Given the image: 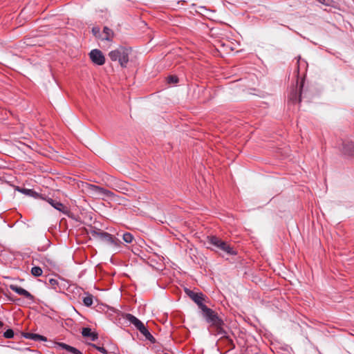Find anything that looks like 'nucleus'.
<instances>
[{
  "mask_svg": "<svg viewBox=\"0 0 354 354\" xmlns=\"http://www.w3.org/2000/svg\"><path fill=\"white\" fill-rule=\"evenodd\" d=\"M202 313L205 321L216 328L218 335H225L226 333L223 328L224 322L216 312L206 306L202 310Z\"/></svg>",
  "mask_w": 354,
  "mask_h": 354,
  "instance_id": "obj_1",
  "label": "nucleus"
},
{
  "mask_svg": "<svg viewBox=\"0 0 354 354\" xmlns=\"http://www.w3.org/2000/svg\"><path fill=\"white\" fill-rule=\"evenodd\" d=\"M89 234L95 240L107 243L115 248H119L120 241L113 236L111 234L100 229L94 228L90 230Z\"/></svg>",
  "mask_w": 354,
  "mask_h": 354,
  "instance_id": "obj_2",
  "label": "nucleus"
},
{
  "mask_svg": "<svg viewBox=\"0 0 354 354\" xmlns=\"http://www.w3.org/2000/svg\"><path fill=\"white\" fill-rule=\"evenodd\" d=\"M131 51V48L121 46L118 48L111 50L109 53V57L111 61H118L120 65L122 67L125 68L129 62V57Z\"/></svg>",
  "mask_w": 354,
  "mask_h": 354,
  "instance_id": "obj_3",
  "label": "nucleus"
},
{
  "mask_svg": "<svg viewBox=\"0 0 354 354\" xmlns=\"http://www.w3.org/2000/svg\"><path fill=\"white\" fill-rule=\"evenodd\" d=\"M85 189L94 198H113L115 196L112 192L93 184L86 183Z\"/></svg>",
  "mask_w": 354,
  "mask_h": 354,
  "instance_id": "obj_4",
  "label": "nucleus"
},
{
  "mask_svg": "<svg viewBox=\"0 0 354 354\" xmlns=\"http://www.w3.org/2000/svg\"><path fill=\"white\" fill-rule=\"evenodd\" d=\"M108 186L118 192L127 195L130 194V192H132L127 183L115 178L112 179Z\"/></svg>",
  "mask_w": 354,
  "mask_h": 354,
  "instance_id": "obj_5",
  "label": "nucleus"
},
{
  "mask_svg": "<svg viewBox=\"0 0 354 354\" xmlns=\"http://www.w3.org/2000/svg\"><path fill=\"white\" fill-rule=\"evenodd\" d=\"M185 292L189 297L198 305V308L202 310L207 306L203 304L204 295L203 293H196L190 290L186 289Z\"/></svg>",
  "mask_w": 354,
  "mask_h": 354,
  "instance_id": "obj_6",
  "label": "nucleus"
},
{
  "mask_svg": "<svg viewBox=\"0 0 354 354\" xmlns=\"http://www.w3.org/2000/svg\"><path fill=\"white\" fill-rule=\"evenodd\" d=\"M89 57L93 64L102 66L105 63L103 53L98 49H93L89 53Z\"/></svg>",
  "mask_w": 354,
  "mask_h": 354,
  "instance_id": "obj_7",
  "label": "nucleus"
},
{
  "mask_svg": "<svg viewBox=\"0 0 354 354\" xmlns=\"http://www.w3.org/2000/svg\"><path fill=\"white\" fill-rule=\"evenodd\" d=\"M9 288L12 291L17 293L18 295H21L32 301H34V299H35L34 296L32 294H30L28 291H27L26 290L22 288L21 287H19L15 284H10L9 286Z\"/></svg>",
  "mask_w": 354,
  "mask_h": 354,
  "instance_id": "obj_8",
  "label": "nucleus"
},
{
  "mask_svg": "<svg viewBox=\"0 0 354 354\" xmlns=\"http://www.w3.org/2000/svg\"><path fill=\"white\" fill-rule=\"evenodd\" d=\"M55 348L64 349L66 353L64 354H83L80 350L63 342H55Z\"/></svg>",
  "mask_w": 354,
  "mask_h": 354,
  "instance_id": "obj_9",
  "label": "nucleus"
},
{
  "mask_svg": "<svg viewBox=\"0 0 354 354\" xmlns=\"http://www.w3.org/2000/svg\"><path fill=\"white\" fill-rule=\"evenodd\" d=\"M341 150L347 156L354 155V143L351 141H342Z\"/></svg>",
  "mask_w": 354,
  "mask_h": 354,
  "instance_id": "obj_10",
  "label": "nucleus"
},
{
  "mask_svg": "<svg viewBox=\"0 0 354 354\" xmlns=\"http://www.w3.org/2000/svg\"><path fill=\"white\" fill-rule=\"evenodd\" d=\"M46 201L55 209L58 210L60 212L64 214H66L68 212L67 207H66L62 203L58 201L54 200L51 198H48Z\"/></svg>",
  "mask_w": 354,
  "mask_h": 354,
  "instance_id": "obj_11",
  "label": "nucleus"
},
{
  "mask_svg": "<svg viewBox=\"0 0 354 354\" xmlns=\"http://www.w3.org/2000/svg\"><path fill=\"white\" fill-rule=\"evenodd\" d=\"M123 317L133 324L138 330L144 324L137 317L130 313H126Z\"/></svg>",
  "mask_w": 354,
  "mask_h": 354,
  "instance_id": "obj_12",
  "label": "nucleus"
},
{
  "mask_svg": "<svg viewBox=\"0 0 354 354\" xmlns=\"http://www.w3.org/2000/svg\"><path fill=\"white\" fill-rule=\"evenodd\" d=\"M22 335L26 339H30L34 340L35 342H39V341L46 342L47 341V338L46 337L40 335L39 334L31 333H23Z\"/></svg>",
  "mask_w": 354,
  "mask_h": 354,
  "instance_id": "obj_13",
  "label": "nucleus"
},
{
  "mask_svg": "<svg viewBox=\"0 0 354 354\" xmlns=\"http://www.w3.org/2000/svg\"><path fill=\"white\" fill-rule=\"evenodd\" d=\"M103 35L104 36L102 37V40H106L108 41H113L114 32L111 28H108L107 26H104L103 28Z\"/></svg>",
  "mask_w": 354,
  "mask_h": 354,
  "instance_id": "obj_14",
  "label": "nucleus"
},
{
  "mask_svg": "<svg viewBox=\"0 0 354 354\" xmlns=\"http://www.w3.org/2000/svg\"><path fill=\"white\" fill-rule=\"evenodd\" d=\"M218 249L225 252L227 254L234 255L236 254L234 249L229 244H227L226 242L223 241L219 245Z\"/></svg>",
  "mask_w": 354,
  "mask_h": 354,
  "instance_id": "obj_15",
  "label": "nucleus"
},
{
  "mask_svg": "<svg viewBox=\"0 0 354 354\" xmlns=\"http://www.w3.org/2000/svg\"><path fill=\"white\" fill-rule=\"evenodd\" d=\"M138 330L147 339L149 340L151 342H155V338L144 324L138 329Z\"/></svg>",
  "mask_w": 354,
  "mask_h": 354,
  "instance_id": "obj_16",
  "label": "nucleus"
},
{
  "mask_svg": "<svg viewBox=\"0 0 354 354\" xmlns=\"http://www.w3.org/2000/svg\"><path fill=\"white\" fill-rule=\"evenodd\" d=\"M82 335L84 337H90L91 340L95 341L97 339V334L91 331L89 328H84L82 331Z\"/></svg>",
  "mask_w": 354,
  "mask_h": 354,
  "instance_id": "obj_17",
  "label": "nucleus"
},
{
  "mask_svg": "<svg viewBox=\"0 0 354 354\" xmlns=\"http://www.w3.org/2000/svg\"><path fill=\"white\" fill-rule=\"evenodd\" d=\"M17 190L19 192L26 194L27 196H30L34 198H37L39 196V194L36 192H35L33 189H26V188H19L17 187Z\"/></svg>",
  "mask_w": 354,
  "mask_h": 354,
  "instance_id": "obj_18",
  "label": "nucleus"
},
{
  "mask_svg": "<svg viewBox=\"0 0 354 354\" xmlns=\"http://www.w3.org/2000/svg\"><path fill=\"white\" fill-rule=\"evenodd\" d=\"M303 87V82L301 83L300 85V91H299V95L297 97V91H292L290 95V100H292L293 102L298 101L299 102L301 100V88Z\"/></svg>",
  "mask_w": 354,
  "mask_h": 354,
  "instance_id": "obj_19",
  "label": "nucleus"
},
{
  "mask_svg": "<svg viewBox=\"0 0 354 354\" xmlns=\"http://www.w3.org/2000/svg\"><path fill=\"white\" fill-rule=\"evenodd\" d=\"M207 239L209 243L215 246L218 249L223 241L221 239L214 236H208Z\"/></svg>",
  "mask_w": 354,
  "mask_h": 354,
  "instance_id": "obj_20",
  "label": "nucleus"
},
{
  "mask_svg": "<svg viewBox=\"0 0 354 354\" xmlns=\"http://www.w3.org/2000/svg\"><path fill=\"white\" fill-rule=\"evenodd\" d=\"M207 239L209 243L215 246L218 249L223 241L221 239L214 236H208Z\"/></svg>",
  "mask_w": 354,
  "mask_h": 354,
  "instance_id": "obj_21",
  "label": "nucleus"
},
{
  "mask_svg": "<svg viewBox=\"0 0 354 354\" xmlns=\"http://www.w3.org/2000/svg\"><path fill=\"white\" fill-rule=\"evenodd\" d=\"M93 301V297L91 294H88L86 297L83 298V303L84 306L90 307L92 306Z\"/></svg>",
  "mask_w": 354,
  "mask_h": 354,
  "instance_id": "obj_22",
  "label": "nucleus"
},
{
  "mask_svg": "<svg viewBox=\"0 0 354 354\" xmlns=\"http://www.w3.org/2000/svg\"><path fill=\"white\" fill-rule=\"evenodd\" d=\"M43 273L41 268L39 266H34L31 269V274L35 277H40Z\"/></svg>",
  "mask_w": 354,
  "mask_h": 354,
  "instance_id": "obj_23",
  "label": "nucleus"
},
{
  "mask_svg": "<svg viewBox=\"0 0 354 354\" xmlns=\"http://www.w3.org/2000/svg\"><path fill=\"white\" fill-rule=\"evenodd\" d=\"M122 239L127 243H131L133 240V236L131 233L126 232L123 234Z\"/></svg>",
  "mask_w": 354,
  "mask_h": 354,
  "instance_id": "obj_24",
  "label": "nucleus"
},
{
  "mask_svg": "<svg viewBox=\"0 0 354 354\" xmlns=\"http://www.w3.org/2000/svg\"><path fill=\"white\" fill-rule=\"evenodd\" d=\"M14 335L15 333L12 329H8L3 333V337L7 339L12 338Z\"/></svg>",
  "mask_w": 354,
  "mask_h": 354,
  "instance_id": "obj_25",
  "label": "nucleus"
},
{
  "mask_svg": "<svg viewBox=\"0 0 354 354\" xmlns=\"http://www.w3.org/2000/svg\"><path fill=\"white\" fill-rule=\"evenodd\" d=\"M168 83L176 84L178 82V78L176 75H170L167 78Z\"/></svg>",
  "mask_w": 354,
  "mask_h": 354,
  "instance_id": "obj_26",
  "label": "nucleus"
},
{
  "mask_svg": "<svg viewBox=\"0 0 354 354\" xmlns=\"http://www.w3.org/2000/svg\"><path fill=\"white\" fill-rule=\"evenodd\" d=\"M58 280L56 279H49V284L50 287L53 289H56L57 286H58Z\"/></svg>",
  "mask_w": 354,
  "mask_h": 354,
  "instance_id": "obj_27",
  "label": "nucleus"
},
{
  "mask_svg": "<svg viewBox=\"0 0 354 354\" xmlns=\"http://www.w3.org/2000/svg\"><path fill=\"white\" fill-rule=\"evenodd\" d=\"M317 1L325 6H331L333 3V0H317Z\"/></svg>",
  "mask_w": 354,
  "mask_h": 354,
  "instance_id": "obj_28",
  "label": "nucleus"
},
{
  "mask_svg": "<svg viewBox=\"0 0 354 354\" xmlns=\"http://www.w3.org/2000/svg\"><path fill=\"white\" fill-rule=\"evenodd\" d=\"M91 346H93L94 348H95L98 351H100L104 354H107V351L104 347L98 346H96L95 344H91Z\"/></svg>",
  "mask_w": 354,
  "mask_h": 354,
  "instance_id": "obj_29",
  "label": "nucleus"
},
{
  "mask_svg": "<svg viewBox=\"0 0 354 354\" xmlns=\"http://www.w3.org/2000/svg\"><path fill=\"white\" fill-rule=\"evenodd\" d=\"M100 29L98 27H93L92 29V32L95 37H97L100 35Z\"/></svg>",
  "mask_w": 354,
  "mask_h": 354,
  "instance_id": "obj_30",
  "label": "nucleus"
},
{
  "mask_svg": "<svg viewBox=\"0 0 354 354\" xmlns=\"http://www.w3.org/2000/svg\"><path fill=\"white\" fill-rule=\"evenodd\" d=\"M3 323L2 322H1V321H0V328H1V327H3Z\"/></svg>",
  "mask_w": 354,
  "mask_h": 354,
  "instance_id": "obj_31",
  "label": "nucleus"
}]
</instances>
